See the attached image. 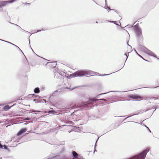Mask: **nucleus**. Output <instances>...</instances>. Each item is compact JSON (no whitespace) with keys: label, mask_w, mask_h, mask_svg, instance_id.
<instances>
[{"label":"nucleus","mask_w":159,"mask_h":159,"mask_svg":"<svg viewBox=\"0 0 159 159\" xmlns=\"http://www.w3.org/2000/svg\"><path fill=\"white\" fill-rule=\"evenodd\" d=\"M148 129L149 130V132H151V131L148 128Z\"/></svg>","instance_id":"4c0bfd02"},{"label":"nucleus","mask_w":159,"mask_h":159,"mask_svg":"<svg viewBox=\"0 0 159 159\" xmlns=\"http://www.w3.org/2000/svg\"><path fill=\"white\" fill-rule=\"evenodd\" d=\"M54 64H55V65H57V64H56L55 62L54 63Z\"/></svg>","instance_id":"c03bdc74"},{"label":"nucleus","mask_w":159,"mask_h":159,"mask_svg":"<svg viewBox=\"0 0 159 159\" xmlns=\"http://www.w3.org/2000/svg\"><path fill=\"white\" fill-rule=\"evenodd\" d=\"M11 107H10L8 105H7L4 107L3 109L7 111L9 110L11 108Z\"/></svg>","instance_id":"ddd939ff"},{"label":"nucleus","mask_w":159,"mask_h":159,"mask_svg":"<svg viewBox=\"0 0 159 159\" xmlns=\"http://www.w3.org/2000/svg\"><path fill=\"white\" fill-rule=\"evenodd\" d=\"M128 45L130 47H131V46L130 45H129L128 44Z\"/></svg>","instance_id":"37998d69"},{"label":"nucleus","mask_w":159,"mask_h":159,"mask_svg":"<svg viewBox=\"0 0 159 159\" xmlns=\"http://www.w3.org/2000/svg\"><path fill=\"white\" fill-rule=\"evenodd\" d=\"M139 114V113H138L136 114H134L133 115H131V116H129L128 117H127L125 119V120L127 118H129V117H130L133 116H134L135 115H138Z\"/></svg>","instance_id":"a211bd4d"},{"label":"nucleus","mask_w":159,"mask_h":159,"mask_svg":"<svg viewBox=\"0 0 159 159\" xmlns=\"http://www.w3.org/2000/svg\"><path fill=\"white\" fill-rule=\"evenodd\" d=\"M35 114H37V113H35Z\"/></svg>","instance_id":"4d7b16f0"},{"label":"nucleus","mask_w":159,"mask_h":159,"mask_svg":"<svg viewBox=\"0 0 159 159\" xmlns=\"http://www.w3.org/2000/svg\"><path fill=\"white\" fill-rule=\"evenodd\" d=\"M0 40H2V41H4V42H7V43H10V44H12V45H14V46H16V47H17V48L19 49V50L20 51H21V52H22L24 54V53H23V52H22V51L21 50V49H20V48H19L16 45H15L14 44H13V43H11V42H8V41H5V40H2V39H0Z\"/></svg>","instance_id":"9d476101"},{"label":"nucleus","mask_w":159,"mask_h":159,"mask_svg":"<svg viewBox=\"0 0 159 159\" xmlns=\"http://www.w3.org/2000/svg\"><path fill=\"white\" fill-rule=\"evenodd\" d=\"M105 4H107V3L106 2V0H105Z\"/></svg>","instance_id":"58836bf2"},{"label":"nucleus","mask_w":159,"mask_h":159,"mask_svg":"<svg viewBox=\"0 0 159 159\" xmlns=\"http://www.w3.org/2000/svg\"><path fill=\"white\" fill-rule=\"evenodd\" d=\"M107 8L108 9H109L110 10H112V9H111L110 8V7H109L108 6L107 7Z\"/></svg>","instance_id":"7c9ffc66"},{"label":"nucleus","mask_w":159,"mask_h":159,"mask_svg":"<svg viewBox=\"0 0 159 159\" xmlns=\"http://www.w3.org/2000/svg\"><path fill=\"white\" fill-rule=\"evenodd\" d=\"M96 23H98V22L97 21H96Z\"/></svg>","instance_id":"79ce46f5"},{"label":"nucleus","mask_w":159,"mask_h":159,"mask_svg":"<svg viewBox=\"0 0 159 159\" xmlns=\"http://www.w3.org/2000/svg\"><path fill=\"white\" fill-rule=\"evenodd\" d=\"M129 97L132 99H137L139 98V96L134 94H130L129 95Z\"/></svg>","instance_id":"423d86ee"},{"label":"nucleus","mask_w":159,"mask_h":159,"mask_svg":"<svg viewBox=\"0 0 159 159\" xmlns=\"http://www.w3.org/2000/svg\"><path fill=\"white\" fill-rule=\"evenodd\" d=\"M99 100H101L104 101H106V100L105 99H96L95 98L93 99H89V100L86 102H83L81 104H75L73 106L74 108H80V109H88L91 108L93 106L90 105L94 104L93 103Z\"/></svg>","instance_id":"f257e3e1"},{"label":"nucleus","mask_w":159,"mask_h":159,"mask_svg":"<svg viewBox=\"0 0 159 159\" xmlns=\"http://www.w3.org/2000/svg\"><path fill=\"white\" fill-rule=\"evenodd\" d=\"M77 159H83L82 158H78Z\"/></svg>","instance_id":"ea45409f"},{"label":"nucleus","mask_w":159,"mask_h":159,"mask_svg":"<svg viewBox=\"0 0 159 159\" xmlns=\"http://www.w3.org/2000/svg\"><path fill=\"white\" fill-rule=\"evenodd\" d=\"M136 52V53L137 54V53H138L137 52V51H136V52Z\"/></svg>","instance_id":"de8ad7c7"},{"label":"nucleus","mask_w":159,"mask_h":159,"mask_svg":"<svg viewBox=\"0 0 159 159\" xmlns=\"http://www.w3.org/2000/svg\"><path fill=\"white\" fill-rule=\"evenodd\" d=\"M41 30V31H44L45 30L44 29H42Z\"/></svg>","instance_id":"e433bc0d"},{"label":"nucleus","mask_w":159,"mask_h":159,"mask_svg":"<svg viewBox=\"0 0 159 159\" xmlns=\"http://www.w3.org/2000/svg\"><path fill=\"white\" fill-rule=\"evenodd\" d=\"M136 52V53L137 54V53H138L137 52V51H136V52Z\"/></svg>","instance_id":"49530a36"},{"label":"nucleus","mask_w":159,"mask_h":159,"mask_svg":"<svg viewBox=\"0 0 159 159\" xmlns=\"http://www.w3.org/2000/svg\"><path fill=\"white\" fill-rule=\"evenodd\" d=\"M151 109H148L146 110V111H148V110H151Z\"/></svg>","instance_id":"c9c22d12"},{"label":"nucleus","mask_w":159,"mask_h":159,"mask_svg":"<svg viewBox=\"0 0 159 159\" xmlns=\"http://www.w3.org/2000/svg\"><path fill=\"white\" fill-rule=\"evenodd\" d=\"M144 50L145 52L148 55L150 56H153L154 57H157L156 55L153 52L150 51L147 48H145Z\"/></svg>","instance_id":"39448f33"},{"label":"nucleus","mask_w":159,"mask_h":159,"mask_svg":"<svg viewBox=\"0 0 159 159\" xmlns=\"http://www.w3.org/2000/svg\"><path fill=\"white\" fill-rule=\"evenodd\" d=\"M95 73L96 72H93L89 70H84L77 71L71 74L70 76L72 77H75L77 76H82L85 75H91Z\"/></svg>","instance_id":"f03ea898"},{"label":"nucleus","mask_w":159,"mask_h":159,"mask_svg":"<svg viewBox=\"0 0 159 159\" xmlns=\"http://www.w3.org/2000/svg\"><path fill=\"white\" fill-rule=\"evenodd\" d=\"M34 102L37 101V102H39V100L38 99H34Z\"/></svg>","instance_id":"412c9836"},{"label":"nucleus","mask_w":159,"mask_h":159,"mask_svg":"<svg viewBox=\"0 0 159 159\" xmlns=\"http://www.w3.org/2000/svg\"><path fill=\"white\" fill-rule=\"evenodd\" d=\"M134 30L137 36L140 37L142 36V30L141 29L136 25L134 26Z\"/></svg>","instance_id":"7ed1b4c3"},{"label":"nucleus","mask_w":159,"mask_h":159,"mask_svg":"<svg viewBox=\"0 0 159 159\" xmlns=\"http://www.w3.org/2000/svg\"><path fill=\"white\" fill-rule=\"evenodd\" d=\"M0 148H3V145H2L0 143Z\"/></svg>","instance_id":"5701e85b"},{"label":"nucleus","mask_w":159,"mask_h":159,"mask_svg":"<svg viewBox=\"0 0 159 159\" xmlns=\"http://www.w3.org/2000/svg\"><path fill=\"white\" fill-rule=\"evenodd\" d=\"M29 40H30L29 39ZM29 43H30V40H29Z\"/></svg>","instance_id":"5fc2aeb1"},{"label":"nucleus","mask_w":159,"mask_h":159,"mask_svg":"<svg viewBox=\"0 0 159 159\" xmlns=\"http://www.w3.org/2000/svg\"><path fill=\"white\" fill-rule=\"evenodd\" d=\"M95 3H96L95 2V1H93Z\"/></svg>","instance_id":"603ef678"},{"label":"nucleus","mask_w":159,"mask_h":159,"mask_svg":"<svg viewBox=\"0 0 159 159\" xmlns=\"http://www.w3.org/2000/svg\"><path fill=\"white\" fill-rule=\"evenodd\" d=\"M59 75V77H60V78H62L61 76V75H62V72H55L54 71V77H57L56 76V75L57 76L58 75Z\"/></svg>","instance_id":"1a4fd4ad"},{"label":"nucleus","mask_w":159,"mask_h":159,"mask_svg":"<svg viewBox=\"0 0 159 159\" xmlns=\"http://www.w3.org/2000/svg\"><path fill=\"white\" fill-rule=\"evenodd\" d=\"M107 21L108 22H110V23L112 22H111V21H110V20H107Z\"/></svg>","instance_id":"f704fd0d"},{"label":"nucleus","mask_w":159,"mask_h":159,"mask_svg":"<svg viewBox=\"0 0 159 159\" xmlns=\"http://www.w3.org/2000/svg\"><path fill=\"white\" fill-rule=\"evenodd\" d=\"M154 108H155V107L154 108V107H152V109H154Z\"/></svg>","instance_id":"3c124183"},{"label":"nucleus","mask_w":159,"mask_h":159,"mask_svg":"<svg viewBox=\"0 0 159 159\" xmlns=\"http://www.w3.org/2000/svg\"><path fill=\"white\" fill-rule=\"evenodd\" d=\"M3 148H4V149H8V148L7 146L6 145H4L3 146Z\"/></svg>","instance_id":"6ab92c4d"},{"label":"nucleus","mask_w":159,"mask_h":159,"mask_svg":"<svg viewBox=\"0 0 159 159\" xmlns=\"http://www.w3.org/2000/svg\"><path fill=\"white\" fill-rule=\"evenodd\" d=\"M98 96H97V98H98Z\"/></svg>","instance_id":"8fccbe9b"},{"label":"nucleus","mask_w":159,"mask_h":159,"mask_svg":"<svg viewBox=\"0 0 159 159\" xmlns=\"http://www.w3.org/2000/svg\"><path fill=\"white\" fill-rule=\"evenodd\" d=\"M35 95L34 94H29L28 95V97L29 98H31L33 97Z\"/></svg>","instance_id":"f3484780"},{"label":"nucleus","mask_w":159,"mask_h":159,"mask_svg":"<svg viewBox=\"0 0 159 159\" xmlns=\"http://www.w3.org/2000/svg\"><path fill=\"white\" fill-rule=\"evenodd\" d=\"M64 88L65 89H70V88H69L68 87H64Z\"/></svg>","instance_id":"2f4dec72"},{"label":"nucleus","mask_w":159,"mask_h":159,"mask_svg":"<svg viewBox=\"0 0 159 159\" xmlns=\"http://www.w3.org/2000/svg\"><path fill=\"white\" fill-rule=\"evenodd\" d=\"M0 40H2V41H4V42H7V43H10V44H12V45H14V46H16V47H17V48L19 49V50L20 51H21V52H22L24 54V53H23V52H22V51L21 50V49H20V48H19L16 45H15L14 44H13V43H11V42H8V41H5V40H2V39H0Z\"/></svg>","instance_id":"9b49d317"},{"label":"nucleus","mask_w":159,"mask_h":159,"mask_svg":"<svg viewBox=\"0 0 159 159\" xmlns=\"http://www.w3.org/2000/svg\"><path fill=\"white\" fill-rule=\"evenodd\" d=\"M72 154L73 157V158L72 159H75L76 158V159L78 158L79 155L76 152L74 151H73L72 152Z\"/></svg>","instance_id":"6e6552de"},{"label":"nucleus","mask_w":159,"mask_h":159,"mask_svg":"<svg viewBox=\"0 0 159 159\" xmlns=\"http://www.w3.org/2000/svg\"><path fill=\"white\" fill-rule=\"evenodd\" d=\"M143 125L145 127H146V128H148H148L147 126H146V125H144V124Z\"/></svg>","instance_id":"72a5a7b5"},{"label":"nucleus","mask_w":159,"mask_h":159,"mask_svg":"<svg viewBox=\"0 0 159 159\" xmlns=\"http://www.w3.org/2000/svg\"><path fill=\"white\" fill-rule=\"evenodd\" d=\"M111 10H113V11H114L116 13H118V11H116L115 9H112Z\"/></svg>","instance_id":"c756f323"},{"label":"nucleus","mask_w":159,"mask_h":159,"mask_svg":"<svg viewBox=\"0 0 159 159\" xmlns=\"http://www.w3.org/2000/svg\"><path fill=\"white\" fill-rule=\"evenodd\" d=\"M134 52H136V50H135V49H134Z\"/></svg>","instance_id":"a18cd8bd"},{"label":"nucleus","mask_w":159,"mask_h":159,"mask_svg":"<svg viewBox=\"0 0 159 159\" xmlns=\"http://www.w3.org/2000/svg\"><path fill=\"white\" fill-rule=\"evenodd\" d=\"M44 101H45V102H46V100H44Z\"/></svg>","instance_id":"864d4df0"},{"label":"nucleus","mask_w":159,"mask_h":159,"mask_svg":"<svg viewBox=\"0 0 159 159\" xmlns=\"http://www.w3.org/2000/svg\"><path fill=\"white\" fill-rule=\"evenodd\" d=\"M106 93H102L101 94H100V95H102V94H105Z\"/></svg>","instance_id":"a19ab883"},{"label":"nucleus","mask_w":159,"mask_h":159,"mask_svg":"<svg viewBox=\"0 0 159 159\" xmlns=\"http://www.w3.org/2000/svg\"><path fill=\"white\" fill-rule=\"evenodd\" d=\"M61 89H58L54 91L53 93L54 94H56L57 93H60L61 91Z\"/></svg>","instance_id":"4468645a"},{"label":"nucleus","mask_w":159,"mask_h":159,"mask_svg":"<svg viewBox=\"0 0 159 159\" xmlns=\"http://www.w3.org/2000/svg\"><path fill=\"white\" fill-rule=\"evenodd\" d=\"M0 159H2V158H0Z\"/></svg>","instance_id":"6e6d98bb"},{"label":"nucleus","mask_w":159,"mask_h":159,"mask_svg":"<svg viewBox=\"0 0 159 159\" xmlns=\"http://www.w3.org/2000/svg\"><path fill=\"white\" fill-rule=\"evenodd\" d=\"M30 120V118H29L28 117H27L26 118H25V120Z\"/></svg>","instance_id":"393cba45"},{"label":"nucleus","mask_w":159,"mask_h":159,"mask_svg":"<svg viewBox=\"0 0 159 159\" xmlns=\"http://www.w3.org/2000/svg\"><path fill=\"white\" fill-rule=\"evenodd\" d=\"M157 99V98H155L154 97H152L150 98V99H153L154 100H155Z\"/></svg>","instance_id":"b1692460"},{"label":"nucleus","mask_w":159,"mask_h":159,"mask_svg":"<svg viewBox=\"0 0 159 159\" xmlns=\"http://www.w3.org/2000/svg\"><path fill=\"white\" fill-rule=\"evenodd\" d=\"M25 4L26 5H30V3L25 2Z\"/></svg>","instance_id":"bb28decb"},{"label":"nucleus","mask_w":159,"mask_h":159,"mask_svg":"<svg viewBox=\"0 0 159 159\" xmlns=\"http://www.w3.org/2000/svg\"><path fill=\"white\" fill-rule=\"evenodd\" d=\"M27 130L26 128H23L21 129L17 134V135L19 136L22 134L23 133L25 132Z\"/></svg>","instance_id":"0eeeda50"},{"label":"nucleus","mask_w":159,"mask_h":159,"mask_svg":"<svg viewBox=\"0 0 159 159\" xmlns=\"http://www.w3.org/2000/svg\"><path fill=\"white\" fill-rule=\"evenodd\" d=\"M125 55L126 56V60L127 59L128 57V55H127L126 53H125Z\"/></svg>","instance_id":"c85d7f7f"},{"label":"nucleus","mask_w":159,"mask_h":159,"mask_svg":"<svg viewBox=\"0 0 159 159\" xmlns=\"http://www.w3.org/2000/svg\"><path fill=\"white\" fill-rule=\"evenodd\" d=\"M32 112H40L41 111H36L34 110H32L30 111Z\"/></svg>","instance_id":"dca6fc26"},{"label":"nucleus","mask_w":159,"mask_h":159,"mask_svg":"<svg viewBox=\"0 0 159 159\" xmlns=\"http://www.w3.org/2000/svg\"><path fill=\"white\" fill-rule=\"evenodd\" d=\"M56 112L54 110H51L49 111L48 112V113H51L52 114H54V113H56Z\"/></svg>","instance_id":"2eb2a0df"},{"label":"nucleus","mask_w":159,"mask_h":159,"mask_svg":"<svg viewBox=\"0 0 159 159\" xmlns=\"http://www.w3.org/2000/svg\"><path fill=\"white\" fill-rule=\"evenodd\" d=\"M74 89V88H73V89H71L70 90H73Z\"/></svg>","instance_id":"09e8293b"},{"label":"nucleus","mask_w":159,"mask_h":159,"mask_svg":"<svg viewBox=\"0 0 159 159\" xmlns=\"http://www.w3.org/2000/svg\"><path fill=\"white\" fill-rule=\"evenodd\" d=\"M105 9H107V8L104 7Z\"/></svg>","instance_id":"bf43d9fd"},{"label":"nucleus","mask_w":159,"mask_h":159,"mask_svg":"<svg viewBox=\"0 0 159 159\" xmlns=\"http://www.w3.org/2000/svg\"><path fill=\"white\" fill-rule=\"evenodd\" d=\"M96 151V150L95 149V151Z\"/></svg>","instance_id":"13d9d810"},{"label":"nucleus","mask_w":159,"mask_h":159,"mask_svg":"<svg viewBox=\"0 0 159 159\" xmlns=\"http://www.w3.org/2000/svg\"><path fill=\"white\" fill-rule=\"evenodd\" d=\"M60 157V156L59 155H56L53 153H51L48 156V159H55L57 158V159L59 158Z\"/></svg>","instance_id":"20e7f679"},{"label":"nucleus","mask_w":159,"mask_h":159,"mask_svg":"<svg viewBox=\"0 0 159 159\" xmlns=\"http://www.w3.org/2000/svg\"><path fill=\"white\" fill-rule=\"evenodd\" d=\"M137 55L139 56L140 57H141V58H142L143 59L145 60V61H147V60H145V59H144L143 57H142V56H141L140 55H139V54L138 53H137Z\"/></svg>","instance_id":"aec40b11"},{"label":"nucleus","mask_w":159,"mask_h":159,"mask_svg":"<svg viewBox=\"0 0 159 159\" xmlns=\"http://www.w3.org/2000/svg\"><path fill=\"white\" fill-rule=\"evenodd\" d=\"M111 22H111V23H113L114 24H115L116 25H118L116 23V21H111Z\"/></svg>","instance_id":"4be33fe9"},{"label":"nucleus","mask_w":159,"mask_h":159,"mask_svg":"<svg viewBox=\"0 0 159 159\" xmlns=\"http://www.w3.org/2000/svg\"><path fill=\"white\" fill-rule=\"evenodd\" d=\"M110 74H104V75H101V76H104L108 75H110ZM99 76H100V75H99Z\"/></svg>","instance_id":"cd10ccee"},{"label":"nucleus","mask_w":159,"mask_h":159,"mask_svg":"<svg viewBox=\"0 0 159 159\" xmlns=\"http://www.w3.org/2000/svg\"><path fill=\"white\" fill-rule=\"evenodd\" d=\"M41 31V30H38L36 32V33H37V32H39L40 31Z\"/></svg>","instance_id":"473e14b6"},{"label":"nucleus","mask_w":159,"mask_h":159,"mask_svg":"<svg viewBox=\"0 0 159 159\" xmlns=\"http://www.w3.org/2000/svg\"><path fill=\"white\" fill-rule=\"evenodd\" d=\"M34 92L36 93H38L40 92L39 89L38 87L36 88L34 90Z\"/></svg>","instance_id":"f8f14e48"},{"label":"nucleus","mask_w":159,"mask_h":159,"mask_svg":"<svg viewBox=\"0 0 159 159\" xmlns=\"http://www.w3.org/2000/svg\"><path fill=\"white\" fill-rule=\"evenodd\" d=\"M13 25H16V26H18L19 27H20V28L22 30H23V29H22L18 25H16V24H14V23H13L12 24Z\"/></svg>","instance_id":"a878e982"}]
</instances>
